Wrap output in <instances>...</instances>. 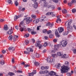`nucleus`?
<instances>
[{"mask_svg":"<svg viewBox=\"0 0 76 76\" xmlns=\"http://www.w3.org/2000/svg\"><path fill=\"white\" fill-rule=\"evenodd\" d=\"M57 55L58 56H63V53L60 52H58L57 53Z\"/></svg>","mask_w":76,"mask_h":76,"instance_id":"nucleus-21","label":"nucleus"},{"mask_svg":"<svg viewBox=\"0 0 76 76\" xmlns=\"http://www.w3.org/2000/svg\"><path fill=\"white\" fill-rule=\"evenodd\" d=\"M20 31L21 32H23L25 29V26H20Z\"/></svg>","mask_w":76,"mask_h":76,"instance_id":"nucleus-8","label":"nucleus"},{"mask_svg":"<svg viewBox=\"0 0 76 76\" xmlns=\"http://www.w3.org/2000/svg\"><path fill=\"white\" fill-rule=\"evenodd\" d=\"M56 67L58 69H60V67L61 69V73H67L69 71V70H70V66H61V64L60 63H58L56 66Z\"/></svg>","mask_w":76,"mask_h":76,"instance_id":"nucleus-1","label":"nucleus"},{"mask_svg":"<svg viewBox=\"0 0 76 76\" xmlns=\"http://www.w3.org/2000/svg\"><path fill=\"white\" fill-rule=\"evenodd\" d=\"M61 22V19L60 18H58L56 20V23H60Z\"/></svg>","mask_w":76,"mask_h":76,"instance_id":"nucleus-22","label":"nucleus"},{"mask_svg":"<svg viewBox=\"0 0 76 76\" xmlns=\"http://www.w3.org/2000/svg\"><path fill=\"white\" fill-rule=\"evenodd\" d=\"M29 41L28 40H26L25 41V42H24V43L26 44V45H28V44H29Z\"/></svg>","mask_w":76,"mask_h":76,"instance_id":"nucleus-32","label":"nucleus"},{"mask_svg":"<svg viewBox=\"0 0 76 76\" xmlns=\"http://www.w3.org/2000/svg\"><path fill=\"white\" fill-rule=\"evenodd\" d=\"M65 64H67V66H69L70 67V66L69 65V62L67 61H66L65 63Z\"/></svg>","mask_w":76,"mask_h":76,"instance_id":"nucleus-34","label":"nucleus"},{"mask_svg":"<svg viewBox=\"0 0 76 76\" xmlns=\"http://www.w3.org/2000/svg\"><path fill=\"white\" fill-rule=\"evenodd\" d=\"M72 13H75V12H76V9H72Z\"/></svg>","mask_w":76,"mask_h":76,"instance_id":"nucleus-42","label":"nucleus"},{"mask_svg":"<svg viewBox=\"0 0 76 76\" xmlns=\"http://www.w3.org/2000/svg\"><path fill=\"white\" fill-rule=\"evenodd\" d=\"M17 1L18 0H16L15 2V4L16 6H18V4H19V3H18V2Z\"/></svg>","mask_w":76,"mask_h":76,"instance_id":"nucleus-31","label":"nucleus"},{"mask_svg":"<svg viewBox=\"0 0 76 76\" xmlns=\"http://www.w3.org/2000/svg\"><path fill=\"white\" fill-rule=\"evenodd\" d=\"M54 47H55V49H56V50H57V48H58V46L57 45H55Z\"/></svg>","mask_w":76,"mask_h":76,"instance_id":"nucleus-54","label":"nucleus"},{"mask_svg":"<svg viewBox=\"0 0 76 76\" xmlns=\"http://www.w3.org/2000/svg\"><path fill=\"white\" fill-rule=\"evenodd\" d=\"M22 8H23V7L22 6H20L19 7V12L22 11Z\"/></svg>","mask_w":76,"mask_h":76,"instance_id":"nucleus-33","label":"nucleus"},{"mask_svg":"<svg viewBox=\"0 0 76 76\" xmlns=\"http://www.w3.org/2000/svg\"><path fill=\"white\" fill-rule=\"evenodd\" d=\"M53 12H48L46 14V15H48V16H49V15H51L52 14H53Z\"/></svg>","mask_w":76,"mask_h":76,"instance_id":"nucleus-30","label":"nucleus"},{"mask_svg":"<svg viewBox=\"0 0 76 76\" xmlns=\"http://www.w3.org/2000/svg\"><path fill=\"white\" fill-rule=\"evenodd\" d=\"M53 25H54V24H53V23H49V26H50V27H51L52 26H53Z\"/></svg>","mask_w":76,"mask_h":76,"instance_id":"nucleus-47","label":"nucleus"},{"mask_svg":"<svg viewBox=\"0 0 76 76\" xmlns=\"http://www.w3.org/2000/svg\"><path fill=\"white\" fill-rule=\"evenodd\" d=\"M39 74H44V71H40L39 72Z\"/></svg>","mask_w":76,"mask_h":76,"instance_id":"nucleus-51","label":"nucleus"},{"mask_svg":"<svg viewBox=\"0 0 76 76\" xmlns=\"http://www.w3.org/2000/svg\"><path fill=\"white\" fill-rule=\"evenodd\" d=\"M39 19H37V20H34L33 22L34 23H38L39 22Z\"/></svg>","mask_w":76,"mask_h":76,"instance_id":"nucleus-20","label":"nucleus"},{"mask_svg":"<svg viewBox=\"0 0 76 76\" xmlns=\"http://www.w3.org/2000/svg\"><path fill=\"white\" fill-rule=\"evenodd\" d=\"M36 73H37V71L35 70V71L33 72H32L30 73H28V75L29 76H33V75H34V74H36Z\"/></svg>","mask_w":76,"mask_h":76,"instance_id":"nucleus-13","label":"nucleus"},{"mask_svg":"<svg viewBox=\"0 0 76 76\" xmlns=\"http://www.w3.org/2000/svg\"><path fill=\"white\" fill-rule=\"evenodd\" d=\"M24 52L25 54H29V52H28L27 51H24Z\"/></svg>","mask_w":76,"mask_h":76,"instance_id":"nucleus-40","label":"nucleus"},{"mask_svg":"<svg viewBox=\"0 0 76 76\" xmlns=\"http://www.w3.org/2000/svg\"><path fill=\"white\" fill-rule=\"evenodd\" d=\"M54 6H53V5H51V7L50 8H51V9H54Z\"/></svg>","mask_w":76,"mask_h":76,"instance_id":"nucleus-60","label":"nucleus"},{"mask_svg":"<svg viewBox=\"0 0 76 76\" xmlns=\"http://www.w3.org/2000/svg\"><path fill=\"white\" fill-rule=\"evenodd\" d=\"M76 0H72L71 3H76Z\"/></svg>","mask_w":76,"mask_h":76,"instance_id":"nucleus-50","label":"nucleus"},{"mask_svg":"<svg viewBox=\"0 0 76 76\" xmlns=\"http://www.w3.org/2000/svg\"><path fill=\"white\" fill-rule=\"evenodd\" d=\"M12 38H13V37L12 35H10V36L8 37V39L9 40H10V41H12Z\"/></svg>","mask_w":76,"mask_h":76,"instance_id":"nucleus-26","label":"nucleus"},{"mask_svg":"<svg viewBox=\"0 0 76 76\" xmlns=\"http://www.w3.org/2000/svg\"><path fill=\"white\" fill-rule=\"evenodd\" d=\"M18 38V36L17 35H15V37H12V39L13 40L14 42H15V41H16V38Z\"/></svg>","mask_w":76,"mask_h":76,"instance_id":"nucleus-15","label":"nucleus"},{"mask_svg":"<svg viewBox=\"0 0 76 76\" xmlns=\"http://www.w3.org/2000/svg\"><path fill=\"white\" fill-rule=\"evenodd\" d=\"M52 56L53 57H55V56H56V54H52Z\"/></svg>","mask_w":76,"mask_h":76,"instance_id":"nucleus-62","label":"nucleus"},{"mask_svg":"<svg viewBox=\"0 0 76 76\" xmlns=\"http://www.w3.org/2000/svg\"><path fill=\"white\" fill-rule=\"evenodd\" d=\"M34 64L35 65V66H39V63L37 62H34Z\"/></svg>","mask_w":76,"mask_h":76,"instance_id":"nucleus-36","label":"nucleus"},{"mask_svg":"<svg viewBox=\"0 0 76 76\" xmlns=\"http://www.w3.org/2000/svg\"><path fill=\"white\" fill-rule=\"evenodd\" d=\"M29 34L27 33V34H25L24 35V37L28 38V37H29Z\"/></svg>","mask_w":76,"mask_h":76,"instance_id":"nucleus-28","label":"nucleus"},{"mask_svg":"<svg viewBox=\"0 0 76 76\" xmlns=\"http://www.w3.org/2000/svg\"><path fill=\"white\" fill-rule=\"evenodd\" d=\"M74 53H75V54H76V49H74L73 50Z\"/></svg>","mask_w":76,"mask_h":76,"instance_id":"nucleus-64","label":"nucleus"},{"mask_svg":"<svg viewBox=\"0 0 76 76\" xmlns=\"http://www.w3.org/2000/svg\"><path fill=\"white\" fill-rule=\"evenodd\" d=\"M6 1L8 2V3H9V4H13L12 0H6Z\"/></svg>","mask_w":76,"mask_h":76,"instance_id":"nucleus-23","label":"nucleus"},{"mask_svg":"<svg viewBox=\"0 0 76 76\" xmlns=\"http://www.w3.org/2000/svg\"><path fill=\"white\" fill-rule=\"evenodd\" d=\"M31 33L32 35H35L37 34V32L35 31H31Z\"/></svg>","mask_w":76,"mask_h":76,"instance_id":"nucleus-43","label":"nucleus"},{"mask_svg":"<svg viewBox=\"0 0 76 76\" xmlns=\"http://www.w3.org/2000/svg\"><path fill=\"white\" fill-rule=\"evenodd\" d=\"M51 57L50 56L48 57L46 60L47 61L48 63H49V62H51V60L50 58Z\"/></svg>","mask_w":76,"mask_h":76,"instance_id":"nucleus-18","label":"nucleus"},{"mask_svg":"<svg viewBox=\"0 0 76 76\" xmlns=\"http://www.w3.org/2000/svg\"><path fill=\"white\" fill-rule=\"evenodd\" d=\"M45 69V67H44L43 66H42L41 68V69H42V70H44Z\"/></svg>","mask_w":76,"mask_h":76,"instance_id":"nucleus-57","label":"nucleus"},{"mask_svg":"<svg viewBox=\"0 0 76 76\" xmlns=\"http://www.w3.org/2000/svg\"><path fill=\"white\" fill-rule=\"evenodd\" d=\"M72 3L70 2V3H68V5L69 6H72Z\"/></svg>","mask_w":76,"mask_h":76,"instance_id":"nucleus-55","label":"nucleus"},{"mask_svg":"<svg viewBox=\"0 0 76 76\" xmlns=\"http://www.w3.org/2000/svg\"><path fill=\"white\" fill-rule=\"evenodd\" d=\"M4 29L5 31H7L8 30V28H7V25H5L4 26Z\"/></svg>","mask_w":76,"mask_h":76,"instance_id":"nucleus-24","label":"nucleus"},{"mask_svg":"<svg viewBox=\"0 0 76 76\" xmlns=\"http://www.w3.org/2000/svg\"><path fill=\"white\" fill-rule=\"evenodd\" d=\"M12 63H14L15 62V59L14 58H12Z\"/></svg>","mask_w":76,"mask_h":76,"instance_id":"nucleus-61","label":"nucleus"},{"mask_svg":"<svg viewBox=\"0 0 76 76\" xmlns=\"http://www.w3.org/2000/svg\"><path fill=\"white\" fill-rule=\"evenodd\" d=\"M42 32L43 33H45V34H46L47 33V30L44 29L43 30Z\"/></svg>","mask_w":76,"mask_h":76,"instance_id":"nucleus-52","label":"nucleus"},{"mask_svg":"<svg viewBox=\"0 0 76 76\" xmlns=\"http://www.w3.org/2000/svg\"><path fill=\"white\" fill-rule=\"evenodd\" d=\"M43 72H44V74H47V73H49V72L47 70H45V71H44Z\"/></svg>","mask_w":76,"mask_h":76,"instance_id":"nucleus-37","label":"nucleus"},{"mask_svg":"<svg viewBox=\"0 0 76 76\" xmlns=\"http://www.w3.org/2000/svg\"><path fill=\"white\" fill-rule=\"evenodd\" d=\"M69 57V56L66 55V54H64L63 56L61 57V58H67Z\"/></svg>","mask_w":76,"mask_h":76,"instance_id":"nucleus-16","label":"nucleus"},{"mask_svg":"<svg viewBox=\"0 0 76 76\" xmlns=\"http://www.w3.org/2000/svg\"><path fill=\"white\" fill-rule=\"evenodd\" d=\"M55 34L56 35L58 34V31H57V30H56L55 31Z\"/></svg>","mask_w":76,"mask_h":76,"instance_id":"nucleus-56","label":"nucleus"},{"mask_svg":"<svg viewBox=\"0 0 76 76\" xmlns=\"http://www.w3.org/2000/svg\"><path fill=\"white\" fill-rule=\"evenodd\" d=\"M48 45V44H47V42H45L44 43L43 45L44 46V47H46V46H47Z\"/></svg>","mask_w":76,"mask_h":76,"instance_id":"nucleus-45","label":"nucleus"},{"mask_svg":"<svg viewBox=\"0 0 76 76\" xmlns=\"http://www.w3.org/2000/svg\"><path fill=\"white\" fill-rule=\"evenodd\" d=\"M20 18V16L18 15L17 16V15H15L14 17V20H16L18 19L19 18Z\"/></svg>","mask_w":76,"mask_h":76,"instance_id":"nucleus-19","label":"nucleus"},{"mask_svg":"<svg viewBox=\"0 0 76 76\" xmlns=\"http://www.w3.org/2000/svg\"><path fill=\"white\" fill-rule=\"evenodd\" d=\"M41 42L39 41V40H38V41L36 42V47H39V49H40L41 47H42V45L40 44V43Z\"/></svg>","mask_w":76,"mask_h":76,"instance_id":"nucleus-4","label":"nucleus"},{"mask_svg":"<svg viewBox=\"0 0 76 76\" xmlns=\"http://www.w3.org/2000/svg\"><path fill=\"white\" fill-rule=\"evenodd\" d=\"M47 33L48 34H50L52 33V31L51 30H49L47 31Z\"/></svg>","mask_w":76,"mask_h":76,"instance_id":"nucleus-41","label":"nucleus"},{"mask_svg":"<svg viewBox=\"0 0 76 76\" xmlns=\"http://www.w3.org/2000/svg\"><path fill=\"white\" fill-rule=\"evenodd\" d=\"M67 42L65 40H63L61 42V44L62 45V47H66L67 45Z\"/></svg>","mask_w":76,"mask_h":76,"instance_id":"nucleus-6","label":"nucleus"},{"mask_svg":"<svg viewBox=\"0 0 76 76\" xmlns=\"http://www.w3.org/2000/svg\"><path fill=\"white\" fill-rule=\"evenodd\" d=\"M27 50L28 51H30L31 52H33V50L31 48H26Z\"/></svg>","mask_w":76,"mask_h":76,"instance_id":"nucleus-17","label":"nucleus"},{"mask_svg":"<svg viewBox=\"0 0 76 76\" xmlns=\"http://www.w3.org/2000/svg\"><path fill=\"white\" fill-rule=\"evenodd\" d=\"M62 13H67V10H66V9H64V10H62Z\"/></svg>","mask_w":76,"mask_h":76,"instance_id":"nucleus-29","label":"nucleus"},{"mask_svg":"<svg viewBox=\"0 0 76 76\" xmlns=\"http://www.w3.org/2000/svg\"><path fill=\"white\" fill-rule=\"evenodd\" d=\"M42 6L43 7H47V3L45 1H44L42 4Z\"/></svg>","mask_w":76,"mask_h":76,"instance_id":"nucleus-9","label":"nucleus"},{"mask_svg":"<svg viewBox=\"0 0 76 76\" xmlns=\"http://www.w3.org/2000/svg\"><path fill=\"white\" fill-rule=\"evenodd\" d=\"M0 63L1 65H4L5 64L4 61V60H1L0 61Z\"/></svg>","mask_w":76,"mask_h":76,"instance_id":"nucleus-27","label":"nucleus"},{"mask_svg":"<svg viewBox=\"0 0 76 76\" xmlns=\"http://www.w3.org/2000/svg\"><path fill=\"white\" fill-rule=\"evenodd\" d=\"M53 34H50L49 37L50 38H53Z\"/></svg>","mask_w":76,"mask_h":76,"instance_id":"nucleus-44","label":"nucleus"},{"mask_svg":"<svg viewBox=\"0 0 76 76\" xmlns=\"http://www.w3.org/2000/svg\"><path fill=\"white\" fill-rule=\"evenodd\" d=\"M72 20H71L69 22L67 21L65 23V26H66L67 30L69 32H71L73 31V28L72 26H70V24L72 23Z\"/></svg>","mask_w":76,"mask_h":76,"instance_id":"nucleus-2","label":"nucleus"},{"mask_svg":"<svg viewBox=\"0 0 76 76\" xmlns=\"http://www.w3.org/2000/svg\"><path fill=\"white\" fill-rule=\"evenodd\" d=\"M2 52L3 53V54H4L5 53H6V51L4 50H3L2 51Z\"/></svg>","mask_w":76,"mask_h":76,"instance_id":"nucleus-59","label":"nucleus"},{"mask_svg":"<svg viewBox=\"0 0 76 76\" xmlns=\"http://www.w3.org/2000/svg\"><path fill=\"white\" fill-rule=\"evenodd\" d=\"M13 29H14V27H11L9 31L7 32V34L8 35L12 34V33H13Z\"/></svg>","mask_w":76,"mask_h":76,"instance_id":"nucleus-5","label":"nucleus"},{"mask_svg":"<svg viewBox=\"0 0 76 76\" xmlns=\"http://www.w3.org/2000/svg\"><path fill=\"white\" fill-rule=\"evenodd\" d=\"M58 31L59 33H61L64 31V29L62 27H59L58 28Z\"/></svg>","mask_w":76,"mask_h":76,"instance_id":"nucleus-12","label":"nucleus"},{"mask_svg":"<svg viewBox=\"0 0 76 76\" xmlns=\"http://www.w3.org/2000/svg\"><path fill=\"white\" fill-rule=\"evenodd\" d=\"M35 57H36V58H39V57H40V55H39L38 53H36L35 56L34 54H33L32 55L33 58H35Z\"/></svg>","mask_w":76,"mask_h":76,"instance_id":"nucleus-7","label":"nucleus"},{"mask_svg":"<svg viewBox=\"0 0 76 76\" xmlns=\"http://www.w3.org/2000/svg\"><path fill=\"white\" fill-rule=\"evenodd\" d=\"M24 20H26V22L27 24H29L30 22L31 21H32V20L30 18L27 17L24 18Z\"/></svg>","mask_w":76,"mask_h":76,"instance_id":"nucleus-3","label":"nucleus"},{"mask_svg":"<svg viewBox=\"0 0 76 76\" xmlns=\"http://www.w3.org/2000/svg\"><path fill=\"white\" fill-rule=\"evenodd\" d=\"M69 34V32L67 31H65L64 33V35H67Z\"/></svg>","mask_w":76,"mask_h":76,"instance_id":"nucleus-38","label":"nucleus"},{"mask_svg":"<svg viewBox=\"0 0 76 76\" xmlns=\"http://www.w3.org/2000/svg\"><path fill=\"white\" fill-rule=\"evenodd\" d=\"M49 74L50 75V76H53L54 75H56V73L55 72H54V71H52L50 72V73Z\"/></svg>","mask_w":76,"mask_h":76,"instance_id":"nucleus-14","label":"nucleus"},{"mask_svg":"<svg viewBox=\"0 0 76 76\" xmlns=\"http://www.w3.org/2000/svg\"><path fill=\"white\" fill-rule=\"evenodd\" d=\"M24 20L22 21H21L19 25V27H20L21 26H25V24H24Z\"/></svg>","mask_w":76,"mask_h":76,"instance_id":"nucleus-11","label":"nucleus"},{"mask_svg":"<svg viewBox=\"0 0 76 76\" xmlns=\"http://www.w3.org/2000/svg\"><path fill=\"white\" fill-rule=\"evenodd\" d=\"M9 50H15V48L13 47H9L8 48Z\"/></svg>","mask_w":76,"mask_h":76,"instance_id":"nucleus-25","label":"nucleus"},{"mask_svg":"<svg viewBox=\"0 0 76 76\" xmlns=\"http://www.w3.org/2000/svg\"><path fill=\"white\" fill-rule=\"evenodd\" d=\"M59 0H52L55 3H58Z\"/></svg>","mask_w":76,"mask_h":76,"instance_id":"nucleus-35","label":"nucleus"},{"mask_svg":"<svg viewBox=\"0 0 76 76\" xmlns=\"http://www.w3.org/2000/svg\"><path fill=\"white\" fill-rule=\"evenodd\" d=\"M43 20H44V19H42L41 18H40V21L41 22H42Z\"/></svg>","mask_w":76,"mask_h":76,"instance_id":"nucleus-58","label":"nucleus"},{"mask_svg":"<svg viewBox=\"0 0 76 76\" xmlns=\"http://www.w3.org/2000/svg\"><path fill=\"white\" fill-rule=\"evenodd\" d=\"M19 26H17L15 27V28L16 29V30H18L19 29Z\"/></svg>","mask_w":76,"mask_h":76,"instance_id":"nucleus-53","label":"nucleus"},{"mask_svg":"<svg viewBox=\"0 0 76 76\" xmlns=\"http://www.w3.org/2000/svg\"><path fill=\"white\" fill-rule=\"evenodd\" d=\"M9 75H10V76H12V75H14V74L12 72H10L9 73Z\"/></svg>","mask_w":76,"mask_h":76,"instance_id":"nucleus-49","label":"nucleus"},{"mask_svg":"<svg viewBox=\"0 0 76 76\" xmlns=\"http://www.w3.org/2000/svg\"><path fill=\"white\" fill-rule=\"evenodd\" d=\"M66 75H67L68 76H70L71 75H72V73H66Z\"/></svg>","mask_w":76,"mask_h":76,"instance_id":"nucleus-48","label":"nucleus"},{"mask_svg":"<svg viewBox=\"0 0 76 76\" xmlns=\"http://www.w3.org/2000/svg\"><path fill=\"white\" fill-rule=\"evenodd\" d=\"M57 39H53V41L54 42L56 43L57 41Z\"/></svg>","mask_w":76,"mask_h":76,"instance_id":"nucleus-46","label":"nucleus"},{"mask_svg":"<svg viewBox=\"0 0 76 76\" xmlns=\"http://www.w3.org/2000/svg\"><path fill=\"white\" fill-rule=\"evenodd\" d=\"M74 73H76V67H75L74 69Z\"/></svg>","mask_w":76,"mask_h":76,"instance_id":"nucleus-63","label":"nucleus"},{"mask_svg":"<svg viewBox=\"0 0 76 76\" xmlns=\"http://www.w3.org/2000/svg\"><path fill=\"white\" fill-rule=\"evenodd\" d=\"M31 17L33 18V19H35L37 17L36 15H31Z\"/></svg>","mask_w":76,"mask_h":76,"instance_id":"nucleus-39","label":"nucleus"},{"mask_svg":"<svg viewBox=\"0 0 76 76\" xmlns=\"http://www.w3.org/2000/svg\"><path fill=\"white\" fill-rule=\"evenodd\" d=\"M34 4H33L34 8H37L38 7V3L37 2H34Z\"/></svg>","mask_w":76,"mask_h":76,"instance_id":"nucleus-10","label":"nucleus"}]
</instances>
